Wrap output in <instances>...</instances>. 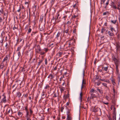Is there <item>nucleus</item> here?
<instances>
[{"mask_svg":"<svg viewBox=\"0 0 120 120\" xmlns=\"http://www.w3.org/2000/svg\"><path fill=\"white\" fill-rule=\"evenodd\" d=\"M97 91L93 89H91L90 92V94L91 95L90 99H92L94 98L97 97Z\"/></svg>","mask_w":120,"mask_h":120,"instance_id":"1","label":"nucleus"},{"mask_svg":"<svg viewBox=\"0 0 120 120\" xmlns=\"http://www.w3.org/2000/svg\"><path fill=\"white\" fill-rule=\"evenodd\" d=\"M72 40L67 41L64 45V49L65 50H68L70 49V47L71 45Z\"/></svg>","mask_w":120,"mask_h":120,"instance_id":"2","label":"nucleus"},{"mask_svg":"<svg viewBox=\"0 0 120 120\" xmlns=\"http://www.w3.org/2000/svg\"><path fill=\"white\" fill-rule=\"evenodd\" d=\"M2 98L1 99L0 103H6L7 101L6 99V94L5 93L3 94L2 95Z\"/></svg>","mask_w":120,"mask_h":120,"instance_id":"3","label":"nucleus"},{"mask_svg":"<svg viewBox=\"0 0 120 120\" xmlns=\"http://www.w3.org/2000/svg\"><path fill=\"white\" fill-rule=\"evenodd\" d=\"M65 25L64 26V28L63 32L64 34L65 33H68L69 34V33H71L72 32L71 30H70V27H69L67 26V28L66 29V27H65Z\"/></svg>","mask_w":120,"mask_h":120,"instance_id":"4","label":"nucleus"},{"mask_svg":"<svg viewBox=\"0 0 120 120\" xmlns=\"http://www.w3.org/2000/svg\"><path fill=\"white\" fill-rule=\"evenodd\" d=\"M36 52L37 53H40L41 51V48L39 45H35Z\"/></svg>","mask_w":120,"mask_h":120,"instance_id":"5","label":"nucleus"},{"mask_svg":"<svg viewBox=\"0 0 120 120\" xmlns=\"http://www.w3.org/2000/svg\"><path fill=\"white\" fill-rule=\"evenodd\" d=\"M67 120H72V117L71 116V114L69 110H68L67 112Z\"/></svg>","mask_w":120,"mask_h":120,"instance_id":"6","label":"nucleus"},{"mask_svg":"<svg viewBox=\"0 0 120 120\" xmlns=\"http://www.w3.org/2000/svg\"><path fill=\"white\" fill-rule=\"evenodd\" d=\"M64 53L63 51H60L59 52L56 54V56H57L56 59H57V58H59L61 57L62 56L63 54H64Z\"/></svg>","mask_w":120,"mask_h":120,"instance_id":"7","label":"nucleus"},{"mask_svg":"<svg viewBox=\"0 0 120 120\" xmlns=\"http://www.w3.org/2000/svg\"><path fill=\"white\" fill-rule=\"evenodd\" d=\"M109 66L108 65H107L106 66H103L102 68V70L103 71H105L106 73H108L109 72V70L108 69Z\"/></svg>","mask_w":120,"mask_h":120,"instance_id":"8","label":"nucleus"},{"mask_svg":"<svg viewBox=\"0 0 120 120\" xmlns=\"http://www.w3.org/2000/svg\"><path fill=\"white\" fill-rule=\"evenodd\" d=\"M62 30L61 29H60L58 31V32L57 34L56 35V38H57V39H58V38L61 36V33H62Z\"/></svg>","mask_w":120,"mask_h":120,"instance_id":"9","label":"nucleus"},{"mask_svg":"<svg viewBox=\"0 0 120 120\" xmlns=\"http://www.w3.org/2000/svg\"><path fill=\"white\" fill-rule=\"evenodd\" d=\"M99 110L101 111V110L100 108L96 106H95L93 109V112H98Z\"/></svg>","mask_w":120,"mask_h":120,"instance_id":"10","label":"nucleus"},{"mask_svg":"<svg viewBox=\"0 0 120 120\" xmlns=\"http://www.w3.org/2000/svg\"><path fill=\"white\" fill-rule=\"evenodd\" d=\"M60 11V10L56 14V16L55 21L56 20H59L60 18V14L59 12Z\"/></svg>","mask_w":120,"mask_h":120,"instance_id":"11","label":"nucleus"},{"mask_svg":"<svg viewBox=\"0 0 120 120\" xmlns=\"http://www.w3.org/2000/svg\"><path fill=\"white\" fill-rule=\"evenodd\" d=\"M113 60L114 61L115 65L119 64L120 63V61L119 60L117 59L115 57H114L113 59Z\"/></svg>","mask_w":120,"mask_h":120,"instance_id":"12","label":"nucleus"},{"mask_svg":"<svg viewBox=\"0 0 120 120\" xmlns=\"http://www.w3.org/2000/svg\"><path fill=\"white\" fill-rule=\"evenodd\" d=\"M45 24L43 25L42 26L40 25L39 26V28L40 29V31H44L45 28Z\"/></svg>","mask_w":120,"mask_h":120,"instance_id":"13","label":"nucleus"},{"mask_svg":"<svg viewBox=\"0 0 120 120\" xmlns=\"http://www.w3.org/2000/svg\"><path fill=\"white\" fill-rule=\"evenodd\" d=\"M8 56L9 55H6L5 57L4 58L2 62L4 63V62L5 61H6V63H7Z\"/></svg>","mask_w":120,"mask_h":120,"instance_id":"14","label":"nucleus"},{"mask_svg":"<svg viewBox=\"0 0 120 120\" xmlns=\"http://www.w3.org/2000/svg\"><path fill=\"white\" fill-rule=\"evenodd\" d=\"M111 4V7H112L113 8L115 9H116L117 7L114 2L112 1V3Z\"/></svg>","mask_w":120,"mask_h":120,"instance_id":"15","label":"nucleus"},{"mask_svg":"<svg viewBox=\"0 0 120 120\" xmlns=\"http://www.w3.org/2000/svg\"><path fill=\"white\" fill-rule=\"evenodd\" d=\"M116 50L117 51L120 48V44L118 43H116Z\"/></svg>","mask_w":120,"mask_h":120,"instance_id":"16","label":"nucleus"},{"mask_svg":"<svg viewBox=\"0 0 120 120\" xmlns=\"http://www.w3.org/2000/svg\"><path fill=\"white\" fill-rule=\"evenodd\" d=\"M72 22L71 20H70L68 21L67 23L66 24H65V26L66 24H67V26L70 27V25L71 24Z\"/></svg>","mask_w":120,"mask_h":120,"instance_id":"17","label":"nucleus"},{"mask_svg":"<svg viewBox=\"0 0 120 120\" xmlns=\"http://www.w3.org/2000/svg\"><path fill=\"white\" fill-rule=\"evenodd\" d=\"M54 76L52 74H50L49 75H48V78H50L51 79H53L54 78Z\"/></svg>","mask_w":120,"mask_h":120,"instance_id":"18","label":"nucleus"},{"mask_svg":"<svg viewBox=\"0 0 120 120\" xmlns=\"http://www.w3.org/2000/svg\"><path fill=\"white\" fill-rule=\"evenodd\" d=\"M108 34L110 36H114V34L112 32H111L110 31H109L108 32Z\"/></svg>","mask_w":120,"mask_h":120,"instance_id":"19","label":"nucleus"},{"mask_svg":"<svg viewBox=\"0 0 120 120\" xmlns=\"http://www.w3.org/2000/svg\"><path fill=\"white\" fill-rule=\"evenodd\" d=\"M11 110V113H12L13 112L12 109L10 108H8L6 110V111H7L8 112L7 113L9 114V113L10 112Z\"/></svg>","mask_w":120,"mask_h":120,"instance_id":"20","label":"nucleus"},{"mask_svg":"<svg viewBox=\"0 0 120 120\" xmlns=\"http://www.w3.org/2000/svg\"><path fill=\"white\" fill-rule=\"evenodd\" d=\"M17 96L19 98H20L21 96V94L19 92H18L16 93Z\"/></svg>","mask_w":120,"mask_h":120,"instance_id":"21","label":"nucleus"},{"mask_svg":"<svg viewBox=\"0 0 120 120\" xmlns=\"http://www.w3.org/2000/svg\"><path fill=\"white\" fill-rule=\"evenodd\" d=\"M44 15H41L40 17L39 21L41 22H42L43 21Z\"/></svg>","mask_w":120,"mask_h":120,"instance_id":"22","label":"nucleus"},{"mask_svg":"<svg viewBox=\"0 0 120 120\" xmlns=\"http://www.w3.org/2000/svg\"><path fill=\"white\" fill-rule=\"evenodd\" d=\"M18 116L21 117L23 115L22 112L20 111H19L18 112Z\"/></svg>","mask_w":120,"mask_h":120,"instance_id":"23","label":"nucleus"},{"mask_svg":"<svg viewBox=\"0 0 120 120\" xmlns=\"http://www.w3.org/2000/svg\"><path fill=\"white\" fill-rule=\"evenodd\" d=\"M109 14L110 13L108 11H107L104 12L103 14V15H109Z\"/></svg>","mask_w":120,"mask_h":120,"instance_id":"24","label":"nucleus"},{"mask_svg":"<svg viewBox=\"0 0 120 120\" xmlns=\"http://www.w3.org/2000/svg\"><path fill=\"white\" fill-rule=\"evenodd\" d=\"M4 67V64L3 62H2L0 64V68L2 69Z\"/></svg>","mask_w":120,"mask_h":120,"instance_id":"25","label":"nucleus"},{"mask_svg":"<svg viewBox=\"0 0 120 120\" xmlns=\"http://www.w3.org/2000/svg\"><path fill=\"white\" fill-rule=\"evenodd\" d=\"M45 92L44 90L43 91L42 94H41V96L42 97H43V98H44L46 96H45Z\"/></svg>","mask_w":120,"mask_h":120,"instance_id":"26","label":"nucleus"},{"mask_svg":"<svg viewBox=\"0 0 120 120\" xmlns=\"http://www.w3.org/2000/svg\"><path fill=\"white\" fill-rule=\"evenodd\" d=\"M83 95V94L82 92H81L80 94V96L79 97V99L81 101L82 100V97Z\"/></svg>","mask_w":120,"mask_h":120,"instance_id":"27","label":"nucleus"},{"mask_svg":"<svg viewBox=\"0 0 120 120\" xmlns=\"http://www.w3.org/2000/svg\"><path fill=\"white\" fill-rule=\"evenodd\" d=\"M113 115L112 116V120H116V114H113Z\"/></svg>","mask_w":120,"mask_h":120,"instance_id":"28","label":"nucleus"},{"mask_svg":"<svg viewBox=\"0 0 120 120\" xmlns=\"http://www.w3.org/2000/svg\"><path fill=\"white\" fill-rule=\"evenodd\" d=\"M97 90L101 94H102L103 93L102 90L98 88L97 89Z\"/></svg>","mask_w":120,"mask_h":120,"instance_id":"29","label":"nucleus"},{"mask_svg":"<svg viewBox=\"0 0 120 120\" xmlns=\"http://www.w3.org/2000/svg\"><path fill=\"white\" fill-rule=\"evenodd\" d=\"M60 90L61 92H62L65 90V88L63 87H61L60 88Z\"/></svg>","mask_w":120,"mask_h":120,"instance_id":"30","label":"nucleus"},{"mask_svg":"<svg viewBox=\"0 0 120 120\" xmlns=\"http://www.w3.org/2000/svg\"><path fill=\"white\" fill-rule=\"evenodd\" d=\"M110 30L111 31V32L113 33V31H114L115 32H116V31L114 29V28L112 27H111L110 28Z\"/></svg>","mask_w":120,"mask_h":120,"instance_id":"31","label":"nucleus"},{"mask_svg":"<svg viewBox=\"0 0 120 120\" xmlns=\"http://www.w3.org/2000/svg\"><path fill=\"white\" fill-rule=\"evenodd\" d=\"M5 32L4 31H3L1 34V36L3 37L4 36L5 37Z\"/></svg>","mask_w":120,"mask_h":120,"instance_id":"32","label":"nucleus"},{"mask_svg":"<svg viewBox=\"0 0 120 120\" xmlns=\"http://www.w3.org/2000/svg\"><path fill=\"white\" fill-rule=\"evenodd\" d=\"M99 78V77L98 76V75L96 76V77H95V78H94L93 79V80H94V81H95L96 80H97Z\"/></svg>","mask_w":120,"mask_h":120,"instance_id":"33","label":"nucleus"},{"mask_svg":"<svg viewBox=\"0 0 120 120\" xmlns=\"http://www.w3.org/2000/svg\"><path fill=\"white\" fill-rule=\"evenodd\" d=\"M109 0H107V2H106V4H105V6L104 7V8H106L107 5L109 4Z\"/></svg>","mask_w":120,"mask_h":120,"instance_id":"34","label":"nucleus"},{"mask_svg":"<svg viewBox=\"0 0 120 120\" xmlns=\"http://www.w3.org/2000/svg\"><path fill=\"white\" fill-rule=\"evenodd\" d=\"M31 26H30L28 30L27 33H30L31 31V29L30 28Z\"/></svg>","mask_w":120,"mask_h":120,"instance_id":"35","label":"nucleus"},{"mask_svg":"<svg viewBox=\"0 0 120 120\" xmlns=\"http://www.w3.org/2000/svg\"><path fill=\"white\" fill-rule=\"evenodd\" d=\"M50 88V86L48 84H46L45 87L44 89H46L49 88Z\"/></svg>","mask_w":120,"mask_h":120,"instance_id":"36","label":"nucleus"},{"mask_svg":"<svg viewBox=\"0 0 120 120\" xmlns=\"http://www.w3.org/2000/svg\"><path fill=\"white\" fill-rule=\"evenodd\" d=\"M21 46H19L18 48H17V50L16 51L17 52V51H20V49H21Z\"/></svg>","mask_w":120,"mask_h":120,"instance_id":"37","label":"nucleus"},{"mask_svg":"<svg viewBox=\"0 0 120 120\" xmlns=\"http://www.w3.org/2000/svg\"><path fill=\"white\" fill-rule=\"evenodd\" d=\"M116 108L115 107L113 109V114H116Z\"/></svg>","mask_w":120,"mask_h":120,"instance_id":"38","label":"nucleus"},{"mask_svg":"<svg viewBox=\"0 0 120 120\" xmlns=\"http://www.w3.org/2000/svg\"><path fill=\"white\" fill-rule=\"evenodd\" d=\"M37 33V31H33V32L32 33V34H31V36H33L34 35H35V34L36 33Z\"/></svg>","mask_w":120,"mask_h":120,"instance_id":"39","label":"nucleus"},{"mask_svg":"<svg viewBox=\"0 0 120 120\" xmlns=\"http://www.w3.org/2000/svg\"><path fill=\"white\" fill-rule=\"evenodd\" d=\"M44 49L45 51V53L47 52L49 50V49L48 48H45Z\"/></svg>","mask_w":120,"mask_h":120,"instance_id":"40","label":"nucleus"},{"mask_svg":"<svg viewBox=\"0 0 120 120\" xmlns=\"http://www.w3.org/2000/svg\"><path fill=\"white\" fill-rule=\"evenodd\" d=\"M116 20H112L111 21V22L112 23H113L115 24L116 23Z\"/></svg>","mask_w":120,"mask_h":120,"instance_id":"41","label":"nucleus"},{"mask_svg":"<svg viewBox=\"0 0 120 120\" xmlns=\"http://www.w3.org/2000/svg\"><path fill=\"white\" fill-rule=\"evenodd\" d=\"M116 74H120L119 73V68L116 69Z\"/></svg>","mask_w":120,"mask_h":120,"instance_id":"42","label":"nucleus"},{"mask_svg":"<svg viewBox=\"0 0 120 120\" xmlns=\"http://www.w3.org/2000/svg\"><path fill=\"white\" fill-rule=\"evenodd\" d=\"M4 11L3 10V8H2L0 9V12L1 13L3 14L4 13Z\"/></svg>","mask_w":120,"mask_h":120,"instance_id":"43","label":"nucleus"},{"mask_svg":"<svg viewBox=\"0 0 120 120\" xmlns=\"http://www.w3.org/2000/svg\"><path fill=\"white\" fill-rule=\"evenodd\" d=\"M105 29L104 28H102L101 30V33H103V32L105 31Z\"/></svg>","mask_w":120,"mask_h":120,"instance_id":"44","label":"nucleus"},{"mask_svg":"<svg viewBox=\"0 0 120 120\" xmlns=\"http://www.w3.org/2000/svg\"><path fill=\"white\" fill-rule=\"evenodd\" d=\"M69 97V94H68L64 96V98L66 99Z\"/></svg>","mask_w":120,"mask_h":120,"instance_id":"45","label":"nucleus"},{"mask_svg":"<svg viewBox=\"0 0 120 120\" xmlns=\"http://www.w3.org/2000/svg\"><path fill=\"white\" fill-rule=\"evenodd\" d=\"M116 74L117 75L118 77V78L119 81V82L120 80V74Z\"/></svg>","mask_w":120,"mask_h":120,"instance_id":"46","label":"nucleus"},{"mask_svg":"<svg viewBox=\"0 0 120 120\" xmlns=\"http://www.w3.org/2000/svg\"><path fill=\"white\" fill-rule=\"evenodd\" d=\"M18 55L19 57V58L21 56V54L20 51H19L18 53Z\"/></svg>","mask_w":120,"mask_h":120,"instance_id":"47","label":"nucleus"},{"mask_svg":"<svg viewBox=\"0 0 120 120\" xmlns=\"http://www.w3.org/2000/svg\"><path fill=\"white\" fill-rule=\"evenodd\" d=\"M102 84L104 86H105L106 88H108V86H107V84L105 83H102Z\"/></svg>","mask_w":120,"mask_h":120,"instance_id":"48","label":"nucleus"},{"mask_svg":"<svg viewBox=\"0 0 120 120\" xmlns=\"http://www.w3.org/2000/svg\"><path fill=\"white\" fill-rule=\"evenodd\" d=\"M43 60H40L38 63V65L39 66L40 65V64L42 63Z\"/></svg>","mask_w":120,"mask_h":120,"instance_id":"49","label":"nucleus"},{"mask_svg":"<svg viewBox=\"0 0 120 120\" xmlns=\"http://www.w3.org/2000/svg\"><path fill=\"white\" fill-rule=\"evenodd\" d=\"M39 53L41 55H44L45 53V52H40V53Z\"/></svg>","mask_w":120,"mask_h":120,"instance_id":"50","label":"nucleus"},{"mask_svg":"<svg viewBox=\"0 0 120 120\" xmlns=\"http://www.w3.org/2000/svg\"><path fill=\"white\" fill-rule=\"evenodd\" d=\"M102 102L103 103H104L105 105H108L109 104V103H108V102H105L104 101H102Z\"/></svg>","mask_w":120,"mask_h":120,"instance_id":"51","label":"nucleus"},{"mask_svg":"<svg viewBox=\"0 0 120 120\" xmlns=\"http://www.w3.org/2000/svg\"><path fill=\"white\" fill-rule=\"evenodd\" d=\"M30 114L31 115L33 113V111L31 110V109H30Z\"/></svg>","mask_w":120,"mask_h":120,"instance_id":"52","label":"nucleus"},{"mask_svg":"<svg viewBox=\"0 0 120 120\" xmlns=\"http://www.w3.org/2000/svg\"><path fill=\"white\" fill-rule=\"evenodd\" d=\"M55 0H51V3L52 5L54 3Z\"/></svg>","mask_w":120,"mask_h":120,"instance_id":"53","label":"nucleus"},{"mask_svg":"<svg viewBox=\"0 0 120 120\" xmlns=\"http://www.w3.org/2000/svg\"><path fill=\"white\" fill-rule=\"evenodd\" d=\"M115 105H111V110H112V109L114 107Z\"/></svg>","mask_w":120,"mask_h":120,"instance_id":"54","label":"nucleus"},{"mask_svg":"<svg viewBox=\"0 0 120 120\" xmlns=\"http://www.w3.org/2000/svg\"><path fill=\"white\" fill-rule=\"evenodd\" d=\"M31 115L30 114H29V115H27L26 116V118H30Z\"/></svg>","mask_w":120,"mask_h":120,"instance_id":"55","label":"nucleus"},{"mask_svg":"<svg viewBox=\"0 0 120 120\" xmlns=\"http://www.w3.org/2000/svg\"><path fill=\"white\" fill-rule=\"evenodd\" d=\"M25 110H26V111H28V110L27 109V106H26L25 107Z\"/></svg>","mask_w":120,"mask_h":120,"instance_id":"56","label":"nucleus"},{"mask_svg":"<svg viewBox=\"0 0 120 120\" xmlns=\"http://www.w3.org/2000/svg\"><path fill=\"white\" fill-rule=\"evenodd\" d=\"M8 12L7 11L6 13H4V16H7L8 15Z\"/></svg>","mask_w":120,"mask_h":120,"instance_id":"57","label":"nucleus"},{"mask_svg":"<svg viewBox=\"0 0 120 120\" xmlns=\"http://www.w3.org/2000/svg\"><path fill=\"white\" fill-rule=\"evenodd\" d=\"M64 106H63L61 107V111L62 112L63 111V110L64 109Z\"/></svg>","mask_w":120,"mask_h":120,"instance_id":"58","label":"nucleus"},{"mask_svg":"<svg viewBox=\"0 0 120 120\" xmlns=\"http://www.w3.org/2000/svg\"><path fill=\"white\" fill-rule=\"evenodd\" d=\"M46 1V0H45V1L42 2L41 3V4L40 5V6H41L42 5H43L45 3Z\"/></svg>","mask_w":120,"mask_h":120,"instance_id":"59","label":"nucleus"},{"mask_svg":"<svg viewBox=\"0 0 120 120\" xmlns=\"http://www.w3.org/2000/svg\"><path fill=\"white\" fill-rule=\"evenodd\" d=\"M45 64H46V65H47V59H45Z\"/></svg>","mask_w":120,"mask_h":120,"instance_id":"60","label":"nucleus"},{"mask_svg":"<svg viewBox=\"0 0 120 120\" xmlns=\"http://www.w3.org/2000/svg\"><path fill=\"white\" fill-rule=\"evenodd\" d=\"M119 64H116V69L119 68Z\"/></svg>","mask_w":120,"mask_h":120,"instance_id":"61","label":"nucleus"},{"mask_svg":"<svg viewBox=\"0 0 120 120\" xmlns=\"http://www.w3.org/2000/svg\"><path fill=\"white\" fill-rule=\"evenodd\" d=\"M8 43H6V45H5V47L6 48V49H7L8 48Z\"/></svg>","mask_w":120,"mask_h":120,"instance_id":"62","label":"nucleus"},{"mask_svg":"<svg viewBox=\"0 0 120 120\" xmlns=\"http://www.w3.org/2000/svg\"><path fill=\"white\" fill-rule=\"evenodd\" d=\"M28 96V94H26L24 95V97L25 98H27Z\"/></svg>","mask_w":120,"mask_h":120,"instance_id":"63","label":"nucleus"},{"mask_svg":"<svg viewBox=\"0 0 120 120\" xmlns=\"http://www.w3.org/2000/svg\"><path fill=\"white\" fill-rule=\"evenodd\" d=\"M111 81H112V82L113 83H114L115 84L116 83H115V80L114 79H112L111 80Z\"/></svg>","mask_w":120,"mask_h":120,"instance_id":"64","label":"nucleus"}]
</instances>
